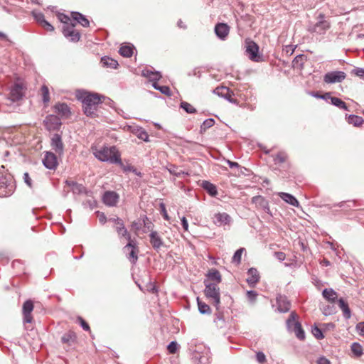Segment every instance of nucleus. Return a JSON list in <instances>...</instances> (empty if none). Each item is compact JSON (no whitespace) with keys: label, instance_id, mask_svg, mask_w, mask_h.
I'll use <instances>...</instances> for the list:
<instances>
[{"label":"nucleus","instance_id":"nucleus-55","mask_svg":"<svg viewBox=\"0 0 364 364\" xmlns=\"http://www.w3.org/2000/svg\"><path fill=\"white\" fill-rule=\"evenodd\" d=\"M114 164H118L120 166V167L122 168V170L124 171V172H132V171H134V166L130 165V164H127V165H124L122 161V159H120V162L119 163H115Z\"/></svg>","mask_w":364,"mask_h":364},{"label":"nucleus","instance_id":"nucleus-62","mask_svg":"<svg viewBox=\"0 0 364 364\" xmlns=\"http://www.w3.org/2000/svg\"><path fill=\"white\" fill-rule=\"evenodd\" d=\"M359 335L364 337V321L358 323L355 326Z\"/></svg>","mask_w":364,"mask_h":364},{"label":"nucleus","instance_id":"nucleus-29","mask_svg":"<svg viewBox=\"0 0 364 364\" xmlns=\"http://www.w3.org/2000/svg\"><path fill=\"white\" fill-rule=\"evenodd\" d=\"M202 188L205 189L207 193L212 197H215L218 194V190L215 185L208 181H203L201 185Z\"/></svg>","mask_w":364,"mask_h":364},{"label":"nucleus","instance_id":"nucleus-52","mask_svg":"<svg viewBox=\"0 0 364 364\" xmlns=\"http://www.w3.org/2000/svg\"><path fill=\"white\" fill-rule=\"evenodd\" d=\"M311 333L316 339H322L324 338L322 331L316 325L312 327Z\"/></svg>","mask_w":364,"mask_h":364},{"label":"nucleus","instance_id":"nucleus-1","mask_svg":"<svg viewBox=\"0 0 364 364\" xmlns=\"http://www.w3.org/2000/svg\"><path fill=\"white\" fill-rule=\"evenodd\" d=\"M76 97L82 104L84 114L87 117L95 118L97 116V105L102 103L101 99L105 97L97 93L78 90L76 93Z\"/></svg>","mask_w":364,"mask_h":364},{"label":"nucleus","instance_id":"nucleus-39","mask_svg":"<svg viewBox=\"0 0 364 364\" xmlns=\"http://www.w3.org/2000/svg\"><path fill=\"white\" fill-rule=\"evenodd\" d=\"M296 314L294 311H291L288 319L286 321L287 328L289 331H291V329L294 327V323L297 322L296 321Z\"/></svg>","mask_w":364,"mask_h":364},{"label":"nucleus","instance_id":"nucleus-28","mask_svg":"<svg viewBox=\"0 0 364 364\" xmlns=\"http://www.w3.org/2000/svg\"><path fill=\"white\" fill-rule=\"evenodd\" d=\"M338 306L343 311V316L345 319L348 320L351 317V311L347 302L343 298L338 300Z\"/></svg>","mask_w":364,"mask_h":364},{"label":"nucleus","instance_id":"nucleus-12","mask_svg":"<svg viewBox=\"0 0 364 364\" xmlns=\"http://www.w3.org/2000/svg\"><path fill=\"white\" fill-rule=\"evenodd\" d=\"M50 146L52 149L60 156L63 155L64 144L62 141L61 135L59 134H54L51 137Z\"/></svg>","mask_w":364,"mask_h":364},{"label":"nucleus","instance_id":"nucleus-36","mask_svg":"<svg viewBox=\"0 0 364 364\" xmlns=\"http://www.w3.org/2000/svg\"><path fill=\"white\" fill-rule=\"evenodd\" d=\"M197 304L198 307V311L201 314H211V309L210 307L206 304L205 302H203L199 299V298H197Z\"/></svg>","mask_w":364,"mask_h":364},{"label":"nucleus","instance_id":"nucleus-24","mask_svg":"<svg viewBox=\"0 0 364 364\" xmlns=\"http://www.w3.org/2000/svg\"><path fill=\"white\" fill-rule=\"evenodd\" d=\"M115 230L119 238H125L126 240H130L131 235L126 228L124 221H121L118 225L114 226Z\"/></svg>","mask_w":364,"mask_h":364},{"label":"nucleus","instance_id":"nucleus-8","mask_svg":"<svg viewBox=\"0 0 364 364\" xmlns=\"http://www.w3.org/2000/svg\"><path fill=\"white\" fill-rule=\"evenodd\" d=\"M346 77V74L343 71L328 72L323 75V81L327 84H333L341 82Z\"/></svg>","mask_w":364,"mask_h":364},{"label":"nucleus","instance_id":"nucleus-18","mask_svg":"<svg viewBox=\"0 0 364 364\" xmlns=\"http://www.w3.org/2000/svg\"><path fill=\"white\" fill-rule=\"evenodd\" d=\"M229 30V26L223 23H218L215 26V33L221 40L227 37Z\"/></svg>","mask_w":364,"mask_h":364},{"label":"nucleus","instance_id":"nucleus-45","mask_svg":"<svg viewBox=\"0 0 364 364\" xmlns=\"http://www.w3.org/2000/svg\"><path fill=\"white\" fill-rule=\"evenodd\" d=\"M33 307H34V306H33V301L30 299L26 300L23 304V308H22L23 314H31V312L33 310Z\"/></svg>","mask_w":364,"mask_h":364},{"label":"nucleus","instance_id":"nucleus-4","mask_svg":"<svg viewBox=\"0 0 364 364\" xmlns=\"http://www.w3.org/2000/svg\"><path fill=\"white\" fill-rule=\"evenodd\" d=\"M15 189V183L10 173L0 172V197L11 196Z\"/></svg>","mask_w":364,"mask_h":364},{"label":"nucleus","instance_id":"nucleus-7","mask_svg":"<svg viewBox=\"0 0 364 364\" xmlns=\"http://www.w3.org/2000/svg\"><path fill=\"white\" fill-rule=\"evenodd\" d=\"M245 53L249 58L254 62H261L262 57L259 55V46L252 41H245Z\"/></svg>","mask_w":364,"mask_h":364},{"label":"nucleus","instance_id":"nucleus-23","mask_svg":"<svg viewBox=\"0 0 364 364\" xmlns=\"http://www.w3.org/2000/svg\"><path fill=\"white\" fill-rule=\"evenodd\" d=\"M141 75L149 78L150 81H159L162 77V75L159 71H153L149 68L142 70Z\"/></svg>","mask_w":364,"mask_h":364},{"label":"nucleus","instance_id":"nucleus-3","mask_svg":"<svg viewBox=\"0 0 364 364\" xmlns=\"http://www.w3.org/2000/svg\"><path fill=\"white\" fill-rule=\"evenodd\" d=\"M205 289L204 294L209 299L212 304L215 307L216 310H219L220 304V288L215 283H211L206 280L204 281Z\"/></svg>","mask_w":364,"mask_h":364},{"label":"nucleus","instance_id":"nucleus-10","mask_svg":"<svg viewBox=\"0 0 364 364\" xmlns=\"http://www.w3.org/2000/svg\"><path fill=\"white\" fill-rule=\"evenodd\" d=\"M75 23L63 26V33L64 36L67 38H69L72 42H77L80 41V33L75 29Z\"/></svg>","mask_w":364,"mask_h":364},{"label":"nucleus","instance_id":"nucleus-60","mask_svg":"<svg viewBox=\"0 0 364 364\" xmlns=\"http://www.w3.org/2000/svg\"><path fill=\"white\" fill-rule=\"evenodd\" d=\"M351 205H354L353 201H348V203L345 201H342L337 204H334L333 206H338V207L346 209V208H350Z\"/></svg>","mask_w":364,"mask_h":364},{"label":"nucleus","instance_id":"nucleus-48","mask_svg":"<svg viewBox=\"0 0 364 364\" xmlns=\"http://www.w3.org/2000/svg\"><path fill=\"white\" fill-rule=\"evenodd\" d=\"M351 350L353 353L357 357H360L363 354L362 346L358 343H352Z\"/></svg>","mask_w":364,"mask_h":364},{"label":"nucleus","instance_id":"nucleus-51","mask_svg":"<svg viewBox=\"0 0 364 364\" xmlns=\"http://www.w3.org/2000/svg\"><path fill=\"white\" fill-rule=\"evenodd\" d=\"M244 250V248H240L237 250H236L232 258V262L234 263L240 264L241 262L242 254Z\"/></svg>","mask_w":364,"mask_h":364},{"label":"nucleus","instance_id":"nucleus-49","mask_svg":"<svg viewBox=\"0 0 364 364\" xmlns=\"http://www.w3.org/2000/svg\"><path fill=\"white\" fill-rule=\"evenodd\" d=\"M136 136L139 139L144 141H149V137L148 133L142 128H139L136 131Z\"/></svg>","mask_w":364,"mask_h":364},{"label":"nucleus","instance_id":"nucleus-33","mask_svg":"<svg viewBox=\"0 0 364 364\" xmlns=\"http://www.w3.org/2000/svg\"><path fill=\"white\" fill-rule=\"evenodd\" d=\"M134 46L132 45H123L120 47L119 53L125 58H129L133 55Z\"/></svg>","mask_w":364,"mask_h":364},{"label":"nucleus","instance_id":"nucleus-50","mask_svg":"<svg viewBox=\"0 0 364 364\" xmlns=\"http://www.w3.org/2000/svg\"><path fill=\"white\" fill-rule=\"evenodd\" d=\"M32 16L39 25L46 20L44 14L40 11H33Z\"/></svg>","mask_w":364,"mask_h":364},{"label":"nucleus","instance_id":"nucleus-32","mask_svg":"<svg viewBox=\"0 0 364 364\" xmlns=\"http://www.w3.org/2000/svg\"><path fill=\"white\" fill-rule=\"evenodd\" d=\"M291 331L295 333V336L298 339L301 341H304L305 339V332L300 322L294 323V327Z\"/></svg>","mask_w":364,"mask_h":364},{"label":"nucleus","instance_id":"nucleus-61","mask_svg":"<svg viewBox=\"0 0 364 364\" xmlns=\"http://www.w3.org/2000/svg\"><path fill=\"white\" fill-rule=\"evenodd\" d=\"M257 296V293L255 291L249 290L247 291V296L248 299L252 302L255 301Z\"/></svg>","mask_w":364,"mask_h":364},{"label":"nucleus","instance_id":"nucleus-47","mask_svg":"<svg viewBox=\"0 0 364 364\" xmlns=\"http://www.w3.org/2000/svg\"><path fill=\"white\" fill-rule=\"evenodd\" d=\"M58 18L63 23V26L74 24L73 23V18H70V17L64 14L59 13L58 14Z\"/></svg>","mask_w":364,"mask_h":364},{"label":"nucleus","instance_id":"nucleus-43","mask_svg":"<svg viewBox=\"0 0 364 364\" xmlns=\"http://www.w3.org/2000/svg\"><path fill=\"white\" fill-rule=\"evenodd\" d=\"M215 124V120L213 118H208L203 121L202 124L200 127V132L203 133L205 132L208 129L212 127Z\"/></svg>","mask_w":364,"mask_h":364},{"label":"nucleus","instance_id":"nucleus-15","mask_svg":"<svg viewBox=\"0 0 364 364\" xmlns=\"http://www.w3.org/2000/svg\"><path fill=\"white\" fill-rule=\"evenodd\" d=\"M23 85L19 83L14 84L10 90L9 99L12 102L20 100L23 96Z\"/></svg>","mask_w":364,"mask_h":364},{"label":"nucleus","instance_id":"nucleus-9","mask_svg":"<svg viewBox=\"0 0 364 364\" xmlns=\"http://www.w3.org/2000/svg\"><path fill=\"white\" fill-rule=\"evenodd\" d=\"M42 161L44 166L50 170H55L58 165L56 154L51 151L45 152V155Z\"/></svg>","mask_w":364,"mask_h":364},{"label":"nucleus","instance_id":"nucleus-34","mask_svg":"<svg viewBox=\"0 0 364 364\" xmlns=\"http://www.w3.org/2000/svg\"><path fill=\"white\" fill-rule=\"evenodd\" d=\"M207 277L209 279L215 281L216 282L215 284H217L221 282L222 280L220 272L215 269H212L210 270L207 274Z\"/></svg>","mask_w":364,"mask_h":364},{"label":"nucleus","instance_id":"nucleus-16","mask_svg":"<svg viewBox=\"0 0 364 364\" xmlns=\"http://www.w3.org/2000/svg\"><path fill=\"white\" fill-rule=\"evenodd\" d=\"M213 93L225 99L231 103L235 104L237 102V100L232 98L230 90L227 87H218L213 90Z\"/></svg>","mask_w":364,"mask_h":364},{"label":"nucleus","instance_id":"nucleus-46","mask_svg":"<svg viewBox=\"0 0 364 364\" xmlns=\"http://www.w3.org/2000/svg\"><path fill=\"white\" fill-rule=\"evenodd\" d=\"M76 336L75 333L73 332H69L68 333L64 334L62 338L61 341L63 343H68L70 344V343H73L75 341Z\"/></svg>","mask_w":364,"mask_h":364},{"label":"nucleus","instance_id":"nucleus-21","mask_svg":"<svg viewBox=\"0 0 364 364\" xmlns=\"http://www.w3.org/2000/svg\"><path fill=\"white\" fill-rule=\"evenodd\" d=\"M71 18L74 21H75L77 23H80L83 27H88L90 26V21L89 20L80 12L77 11H73L71 13Z\"/></svg>","mask_w":364,"mask_h":364},{"label":"nucleus","instance_id":"nucleus-53","mask_svg":"<svg viewBox=\"0 0 364 364\" xmlns=\"http://www.w3.org/2000/svg\"><path fill=\"white\" fill-rule=\"evenodd\" d=\"M42 100L44 103H48L50 101L49 90L46 85L41 87Z\"/></svg>","mask_w":364,"mask_h":364},{"label":"nucleus","instance_id":"nucleus-38","mask_svg":"<svg viewBox=\"0 0 364 364\" xmlns=\"http://www.w3.org/2000/svg\"><path fill=\"white\" fill-rule=\"evenodd\" d=\"M180 108L183 109L188 114H195L197 112L196 109L186 101H182L180 103Z\"/></svg>","mask_w":364,"mask_h":364},{"label":"nucleus","instance_id":"nucleus-30","mask_svg":"<svg viewBox=\"0 0 364 364\" xmlns=\"http://www.w3.org/2000/svg\"><path fill=\"white\" fill-rule=\"evenodd\" d=\"M101 63L102 66L105 68H109L112 69H116L119 65L118 62L108 56H104L101 58Z\"/></svg>","mask_w":364,"mask_h":364},{"label":"nucleus","instance_id":"nucleus-44","mask_svg":"<svg viewBox=\"0 0 364 364\" xmlns=\"http://www.w3.org/2000/svg\"><path fill=\"white\" fill-rule=\"evenodd\" d=\"M274 164L279 165L285 162L287 155L284 152H279L274 156H272Z\"/></svg>","mask_w":364,"mask_h":364},{"label":"nucleus","instance_id":"nucleus-17","mask_svg":"<svg viewBox=\"0 0 364 364\" xmlns=\"http://www.w3.org/2000/svg\"><path fill=\"white\" fill-rule=\"evenodd\" d=\"M149 237L150 243L155 250L159 251V250L164 246V243L162 238L156 231H151L149 234Z\"/></svg>","mask_w":364,"mask_h":364},{"label":"nucleus","instance_id":"nucleus-27","mask_svg":"<svg viewBox=\"0 0 364 364\" xmlns=\"http://www.w3.org/2000/svg\"><path fill=\"white\" fill-rule=\"evenodd\" d=\"M322 296L327 301L335 303L338 299V294L333 289H324L322 291Z\"/></svg>","mask_w":364,"mask_h":364},{"label":"nucleus","instance_id":"nucleus-25","mask_svg":"<svg viewBox=\"0 0 364 364\" xmlns=\"http://www.w3.org/2000/svg\"><path fill=\"white\" fill-rule=\"evenodd\" d=\"M278 196L280 197L286 203L291 205L294 207H299V203L298 200L291 194L284 192H280L278 193Z\"/></svg>","mask_w":364,"mask_h":364},{"label":"nucleus","instance_id":"nucleus-22","mask_svg":"<svg viewBox=\"0 0 364 364\" xmlns=\"http://www.w3.org/2000/svg\"><path fill=\"white\" fill-rule=\"evenodd\" d=\"M55 112L63 117H69L71 114L70 107L66 103H58L54 107Z\"/></svg>","mask_w":364,"mask_h":364},{"label":"nucleus","instance_id":"nucleus-6","mask_svg":"<svg viewBox=\"0 0 364 364\" xmlns=\"http://www.w3.org/2000/svg\"><path fill=\"white\" fill-rule=\"evenodd\" d=\"M128 243L123 247V252L125 254L128 260L135 264L138 260L139 247L136 242L132 240H127Z\"/></svg>","mask_w":364,"mask_h":364},{"label":"nucleus","instance_id":"nucleus-11","mask_svg":"<svg viewBox=\"0 0 364 364\" xmlns=\"http://www.w3.org/2000/svg\"><path fill=\"white\" fill-rule=\"evenodd\" d=\"M119 199V196L115 191H105L102 196L103 203L109 207H114L117 205Z\"/></svg>","mask_w":364,"mask_h":364},{"label":"nucleus","instance_id":"nucleus-56","mask_svg":"<svg viewBox=\"0 0 364 364\" xmlns=\"http://www.w3.org/2000/svg\"><path fill=\"white\" fill-rule=\"evenodd\" d=\"M352 74L364 79V68H355L351 71Z\"/></svg>","mask_w":364,"mask_h":364},{"label":"nucleus","instance_id":"nucleus-41","mask_svg":"<svg viewBox=\"0 0 364 364\" xmlns=\"http://www.w3.org/2000/svg\"><path fill=\"white\" fill-rule=\"evenodd\" d=\"M268 200L262 196H256L252 198V203L255 204L257 208H261Z\"/></svg>","mask_w":364,"mask_h":364},{"label":"nucleus","instance_id":"nucleus-31","mask_svg":"<svg viewBox=\"0 0 364 364\" xmlns=\"http://www.w3.org/2000/svg\"><path fill=\"white\" fill-rule=\"evenodd\" d=\"M307 58L303 54L297 55L292 61V65L295 68L302 70L304 68V64L306 61Z\"/></svg>","mask_w":364,"mask_h":364},{"label":"nucleus","instance_id":"nucleus-63","mask_svg":"<svg viewBox=\"0 0 364 364\" xmlns=\"http://www.w3.org/2000/svg\"><path fill=\"white\" fill-rule=\"evenodd\" d=\"M41 26L48 31H53L54 27L46 20H45Z\"/></svg>","mask_w":364,"mask_h":364},{"label":"nucleus","instance_id":"nucleus-14","mask_svg":"<svg viewBox=\"0 0 364 364\" xmlns=\"http://www.w3.org/2000/svg\"><path fill=\"white\" fill-rule=\"evenodd\" d=\"M277 311L279 313L288 312L291 309V302L284 295L279 294L277 298Z\"/></svg>","mask_w":364,"mask_h":364},{"label":"nucleus","instance_id":"nucleus-2","mask_svg":"<svg viewBox=\"0 0 364 364\" xmlns=\"http://www.w3.org/2000/svg\"><path fill=\"white\" fill-rule=\"evenodd\" d=\"M95 156L101 161L114 164L120 162V153L114 146H104L94 152Z\"/></svg>","mask_w":364,"mask_h":364},{"label":"nucleus","instance_id":"nucleus-13","mask_svg":"<svg viewBox=\"0 0 364 364\" xmlns=\"http://www.w3.org/2000/svg\"><path fill=\"white\" fill-rule=\"evenodd\" d=\"M45 125L48 130H58L61 125V119L58 116L50 114L44 120Z\"/></svg>","mask_w":364,"mask_h":364},{"label":"nucleus","instance_id":"nucleus-37","mask_svg":"<svg viewBox=\"0 0 364 364\" xmlns=\"http://www.w3.org/2000/svg\"><path fill=\"white\" fill-rule=\"evenodd\" d=\"M195 360L198 363V364H208L209 363V356L208 354H200L198 353H195L193 356Z\"/></svg>","mask_w":364,"mask_h":364},{"label":"nucleus","instance_id":"nucleus-26","mask_svg":"<svg viewBox=\"0 0 364 364\" xmlns=\"http://www.w3.org/2000/svg\"><path fill=\"white\" fill-rule=\"evenodd\" d=\"M346 119L349 124L357 127H360L364 122L362 117L355 114H346Z\"/></svg>","mask_w":364,"mask_h":364},{"label":"nucleus","instance_id":"nucleus-57","mask_svg":"<svg viewBox=\"0 0 364 364\" xmlns=\"http://www.w3.org/2000/svg\"><path fill=\"white\" fill-rule=\"evenodd\" d=\"M256 360L259 363L262 364L266 362V355L262 351L257 352Z\"/></svg>","mask_w":364,"mask_h":364},{"label":"nucleus","instance_id":"nucleus-59","mask_svg":"<svg viewBox=\"0 0 364 364\" xmlns=\"http://www.w3.org/2000/svg\"><path fill=\"white\" fill-rule=\"evenodd\" d=\"M77 321L81 326V327L83 328V330L86 331H90V328L88 325V323L80 316L77 318Z\"/></svg>","mask_w":364,"mask_h":364},{"label":"nucleus","instance_id":"nucleus-5","mask_svg":"<svg viewBox=\"0 0 364 364\" xmlns=\"http://www.w3.org/2000/svg\"><path fill=\"white\" fill-rule=\"evenodd\" d=\"M331 28V23L325 19V15L319 14L317 17V22L315 23H310L308 25L307 31L311 33L318 35H323Z\"/></svg>","mask_w":364,"mask_h":364},{"label":"nucleus","instance_id":"nucleus-64","mask_svg":"<svg viewBox=\"0 0 364 364\" xmlns=\"http://www.w3.org/2000/svg\"><path fill=\"white\" fill-rule=\"evenodd\" d=\"M23 181L26 185H28L30 188L32 187V180L30 178L28 173L26 172L23 174Z\"/></svg>","mask_w":364,"mask_h":364},{"label":"nucleus","instance_id":"nucleus-40","mask_svg":"<svg viewBox=\"0 0 364 364\" xmlns=\"http://www.w3.org/2000/svg\"><path fill=\"white\" fill-rule=\"evenodd\" d=\"M169 173L176 177H181L182 176L188 175V173L184 172L182 170H179L178 167L175 165H170L168 168Z\"/></svg>","mask_w":364,"mask_h":364},{"label":"nucleus","instance_id":"nucleus-20","mask_svg":"<svg viewBox=\"0 0 364 364\" xmlns=\"http://www.w3.org/2000/svg\"><path fill=\"white\" fill-rule=\"evenodd\" d=\"M248 277L246 279L247 282L250 287H254L259 279L258 271L255 268H250L247 271Z\"/></svg>","mask_w":364,"mask_h":364},{"label":"nucleus","instance_id":"nucleus-35","mask_svg":"<svg viewBox=\"0 0 364 364\" xmlns=\"http://www.w3.org/2000/svg\"><path fill=\"white\" fill-rule=\"evenodd\" d=\"M74 185L75 186L73 187V188H72V191L74 194H85L86 196H88L89 193H90V191H88L82 184L77 183L76 184Z\"/></svg>","mask_w":364,"mask_h":364},{"label":"nucleus","instance_id":"nucleus-19","mask_svg":"<svg viewBox=\"0 0 364 364\" xmlns=\"http://www.w3.org/2000/svg\"><path fill=\"white\" fill-rule=\"evenodd\" d=\"M230 220V216L226 213H216L213 218V222L218 226L229 224Z\"/></svg>","mask_w":364,"mask_h":364},{"label":"nucleus","instance_id":"nucleus-58","mask_svg":"<svg viewBox=\"0 0 364 364\" xmlns=\"http://www.w3.org/2000/svg\"><path fill=\"white\" fill-rule=\"evenodd\" d=\"M158 88H159V91H160L162 94L167 95V96L171 95V90L168 86L161 85Z\"/></svg>","mask_w":364,"mask_h":364},{"label":"nucleus","instance_id":"nucleus-54","mask_svg":"<svg viewBox=\"0 0 364 364\" xmlns=\"http://www.w3.org/2000/svg\"><path fill=\"white\" fill-rule=\"evenodd\" d=\"M178 347V343L175 341H173L168 345L167 349L170 353L173 354L177 351Z\"/></svg>","mask_w":364,"mask_h":364},{"label":"nucleus","instance_id":"nucleus-42","mask_svg":"<svg viewBox=\"0 0 364 364\" xmlns=\"http://www.w3.org/2000/svg\"><path fill=\"white\" fill-rule=\"evenodd\" d=\"M331 104L341 109L348 110L346 103L338 97L331 98Z\"/></svg>","mask_w":364,"mask_h":364}]
</instances>
